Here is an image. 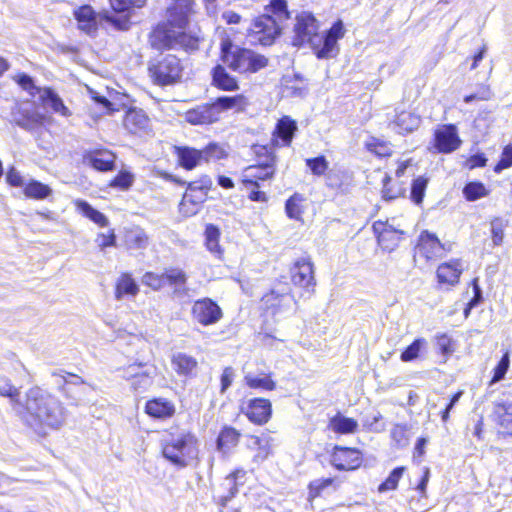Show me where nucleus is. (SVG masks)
I'll return each mask as SVG.
<instances>
[{
	"label": "nucleus",
	"mask_w": 512,
	"mask_h": 512,
	"mask_svg": "<svg viewBox=\"0 0 512 512\" xmlns=\"http://www.w3.org/2000/svg\"><path fill=\"white\" fill-rule=\"evenodd\" d=\"M404 234L402 230L396 229L393 225L389 223H384L383 232L381 236H378L379 243H385L388 240V236L394 235L396 236L395 241L393 242V246H398L399 241L401 240V236Z\"/></svg>",
	"instance_id": "obj_59"
},
{
	"label": "nucleus",
	"mask_w": 512,
	"mask_h": 512,
	"mask_svg": "<svg viewBox=\"0 0 512 512\" xmlns=\"http://www.w3.org/2000/svg\"><path fill=\"white\" fill-rule=\"evenodd\" d=\"M290 272L291 280L294 285L303 288L308 293L314 292L316 280L314 277L313 263L309 258L302 257L297 259Z\"/></svg>",
	"instance_id": "obj_10"
},
{
	"label": "nucleus",
	"mask_w": 512,
	"mask_h": 512,
	"mask_svg": "<svg viewBox=\"0 0 512 512\" xmlns=\"http://www.w3.org/2000/svg\"><path fill=\"white\" fill-rule=\"evenodd\" d=\"M319 30V22L309 11H302L295 16L293 26L292 45L302 47L304 44L311 42L316 38Z\"/></svg>",
	"instance_id": "obj_8"
},
{
	"label": "nucleus",
	"mask_w": 512,
	"mask_h": 512,
	"mask_svg": "<svg viewBox=\"0 0 512 512\" xmlns=\"http://www.w3.org/2000/svg\"><path fill=\"white\" fill-rule=\"evenodd\" d=\"M345 35L344 24L337 20L321 36L317 34L310 46L318 59L335 58L340 51L338 41Z\"/></svg>",
	"instance_id": "obj_6"
},
{
	"label": "nucleus",
	"mask_w": 512,
	"mask_h": 512,
	"mask_svg": "<svg viewBox=\"0 0 512 512\" xmlns=\"http://www.w3.org/2000/svg\"><path fill=\"white\" fill-rule=\"evenodd\" d=\"M202 162L217 161L226 158L227 153L218 143L210 142L200 149Z\"/></svg>",
	"instance_id": "obj_42"
},
{
	"label": "nucleus",
	"mask_w": 512,
	"mask_h": 512,
	"mask_svg": "<svg viewBox=\"0 0 512 512\" xmlns=\"http://www.w3.org/2000/svg\"><path fill=\"white\" fill-rule=\"evenodd\" d=\"M174 370L179 375L190 376L197 368V361L194 357L186 353L178 352L173 355L171 360Z\"/></svg>",
	"instance_id": "obj_31"
},
{
	"label": "nucleus",
	"mask_w": 512,
	"mask_h": 512,
	"mask_svg": "<svg viewBox=\"0 0 512 512\" xmlns=\"http://www.w3.org/2000/svg\"><path fill=\"white\" fill-rule=\"evenodd\" d=\"M243 485V482H237L233 477H226L221 484V487L227 492L220 498V503L226 506L227 503L234 498L239 492V486Z\"/></svg>",
	"instance_id": "obj_46"
},
{
	"label": "nucleus",
	"mask_w": 512,
	"mask_h": 512,
	"mask_svg": "<svg viewBox=\"0 0 512 512\" xmlns=\"http://www.w3.org/2000/svg\"><path fill=\"white\" fill-rule=\"evenodd\" d=\"M220 229L214 224H207L205 228V244L207 249L220 258L223 251L219 244Z\"/></svg>",
	"instance_id": "obj_36"
},
{
	"label": "nucleus",
	"mask_w": 512,
	"mask_h": 512,
	"mask_svg": "<svg viewBox=\"0 0 512 512\" xmlns=\"http://www.w3.org/2000/svg\"><path fill=\"white\" fill-rule=\"evenodd\" d=\"M241 412L246 415L251 422L257 425H263L271 418L272 405L268 399L253 398L241 406Z\"/></svg>",
	"instance_id": "obj_14"
},
{
	"label": "nucleus",
	"mask_w": 512,
	"mask_h": 512,
	"mask_svg": "<svg viewBox=\"0 0 512 512\" xmlns=\"http://www.w3.org/2000/svg\"><path fill=\"white\" fill-rule=\"evenodd\" d=\"M329 427L338 434H351L356 432L358 422L353 418L337 413L330 419Z\"/></svg>",
	"instance_id": "obj_32"
},
{
	"label": "nucleus",
	"mask_w": 512,
	"mask_h": 512,
	"mask_svg": "<svg viewBox=\"0 0 512 512\" xmlns=\"http://www.w3.org/2000/svg\"><path fill=\"white\" fill-rule=\"evenodd\" d=\"M366 148L379 157H387L392 154L389 144L377 138H372L370 141L366 142Z\"/></svg>",
	"instance_id": "obj_54"
},
{
	"label": "nucleus",
	"mask_w": 512,
	"mask_h": 512,
	"mask_svg": "<svg viewBox=\"0 0 512 512\" xmlns=\"http://www.w3.org/2000/svg\"><path fill=\"white\" fill-rule=\"evenodd\" d=\"M76 207L83 216L89 218L100 227H106L109 225L108 218L102 212L92 207L87 201L77 200Z\"/></svg>",
	"instance_id": "obj_34"
},
{
	"label": "nucleus",
	"mask_w": 512,
	"mask_h": 512,
	"mask_svg": "<svg viewBox=\"0 0 512 512\" xmlns=\"http://www.w3.org/2000/svg\"><path fill=\"white\" fill-rule=\"evenodd\" d=\"M282 85L284 92L290 97L303 98L308 93L307 84H299L293 82L291 75H285L282 78Z\"/></svg>",
	"instance_id": "obj_41"
},
{
	"label": "nucleus",
	"mask_w": 512,
	"mask_h": 512,
	"mask_svg": "<svg viewBox=\"0 0 512 512\" xmlns=\"http://www.w3.org/2000/svg\"><path fill=\"white\" fill-rule=\"evenodd\" d=\"M427 184L428 180L423 176H419L418 178L413 180L411 184L410 198L415 204L418 205L422 203L425 196Z\"/></svg>",
	"instance_id": "obj_47"
},
{
	"label": "nucleus",
	"mask_w": 512,
	"mask_h": 512,
	"mask_svg": "<svg viewBox=\"0 0 512 512\" xmlns=\"http://www.w3.org/2000/svg\"><path fill=\"white\" fill-rule=\"evenodd\" d=\"M344 173L341 171H330L326 174V185L331 189L343 190Z\"/></svg>",
	"instance_id": "obj_62"
},
{
	"label": "nucleus",
	"mask_w": 512,
	"mask_h": 512,
	"mask_svg": "<svg viewBox=\"0 0 512 512\" xmlns=\"http://www.w3.org/2000/svg\"><path fill=\"white\" fill-rule=\"evenodd\" d=\"M148 72L154 84L169 86L180 81L183 65L175 55L160 54L150 61Z\"/></svg>",
	"instance_id": "obj_5"
},
{
	"label": "nucleus",
	"mask_w": 512,
	"mask_h": 512,
	"mask_svg": "<svg viewBox=\"0 0 512 512\" xmlns=\"http://www.w3.org/2000/svg\"><path fill=\"white\" fill-rule=\"evenodd\" d=\"M426 341L423 338L415 339L409 346H407L401 353L400 359L403 362H410L418 358L419 353Z\"/></svg>",
	"instance_id": "obj_49"
},
{
	"label": "nucleus",
	"mask_w": 512,
	"mask_h": 512,
	"mask_svg": "<svg viewBox=\"0 0 512 512\" xmlns=\"http://www.w3.org/2000/svg\"><path fill=\"white\" fill-rule=\"evenodd\" d=\"M112 9L118 13H128L133 8H141L147 0H109Z\"/></svg>",
	"instance_id": "obj_53"
},
{
	"label": "nucleus",
	"mask_w": 512,
	"mask_h": 512,
	"mask_svg": "<svg viewBox=\"0 0 512 512\" xmlns=\"http://www.w3.org/2000/svg\"><path fill=\"white\" fill-rule=\"evenodd\" d=\"M145 412L155 419H167L174 415V404L165 398H153L146 402Z\"/></svg>",
	"instance_id": "obj_24"
},
{
	"label": "nucleus",
	"mask_w": 512,
	"mask_h": 512,
	"mask_svg": "<svg viewBox=\"0 0 512 512\" xmlns=\"http://www.w3.org/2000/svg\"><path fill=\"white\" fill-rule=\"evenodd\" d=\"M133 181V174L129 171L122 170L115 176L110 185L112 187L120 188L121 190H128L132 186Z\"/></svg>",
	"instance_id": "obj_56"
},
{
	"label": "nucleus",
	"mask_w": 512,
	"mask_h": 512,
	"mask_svg": "<svg viewBox=\"0 0 512 512\" xmlns=\"http://www.w3.org/2000/svg\"><path fill=\"white\" fill-rule=\"evenodd\" d=\"M191 5L178 0L167 8L166 21L156 25L149 35V43L156 50H184L188 53L199 49L200 37L186 32Z\"/></svg>",
	"instance_id": "obj_1"
},
{
	"label": "nucleus",
	"mask_w": 512,
	"mask_h": 512,
	"mask_svg": "<svg viewBox=\"0 0 512 512\" xmlns=\"http://www.w3.org/2000/svg\"><path fill=\"white\" fill-rule=\"evenodd\" d=\"M461 143L458 129L454 124H444L434 132L433 145L438 153H452L460 147Z\"/></svg>",
	"instance_id": "obj_9"
},
{
	"label": "nucleus",
	"mask_w": 512,
	"mask_h": 512,
	"mask_svg": "<svg viewBox=\"0 0 512 512\" xmlns=\"http://www.w3.org/2000/svg\"><path fill=\"white\" fill-rule=\"evenodd\" d=\"M220 60L229 69L240 74L257 73L269 62L266 56L234 44L228 36L221 39Z\"/></svg>",
	"instance_id": "obj_3"
},
{
	"label": "nucleus",
	"mask_w": 512,
	"mask_h": 512,
	"mask_svg": "<svg viewBox=\"0 0 512 512\" xmlns=\"http://www.w3.org/2000/svg\"><path fill=\"white\" fill-rule=\"evenodd\" d=\"M19 394V390L11 384V381L8 378L0 376L1 396L10 398L12 402H18Z\"/></svg>",
	"instance_id": "obj_55"
},
{
	"label": "nucleus",
	"mask_w": 512,
	"mask_h": 512,
	"mask_svg": "<svg viewBox=\"0 0 512 512\" xmlns=\"http://www.w3.org/2000/svg\"><path fill=\"white\" fill-rule=\"evenodd\" d=\"M462 193L467 201L474 202L488 196L489 190L480 181H470L464 185Z\"/></svg>",
	"instance_id": "obj_37"
},
{
	"label": "nucleus",
	"mask_w": 512,
	"mask_h": 512,
	"mask_svg": "<svg viewBox=\"0 0 512 512\" xmlns=\"http://www.w3.org/2000/svg\"><path fill=\"white\" fill-rule=\"evenodd\" d=\"M297 130V124L290 117L281 118L275 128L273 140L277 145L289 146Z\"/></svg>",
	"instance_id": "obj_22"
},
{
	"label": "nucleus",
	"mask_w": 512,
	"mask_h": 512,
	"mask_svg": "<svg viewBox=\"0 0 512 512\" xmlns=\"http://www.w3.org/2000/svg\"><path fill=\"white\" fill-rule=\"evenodd\" d=\"M51 380L58 390L62 391L63 394L69 397V392L72 387H78L84 384V380L72 373H68L65 370H57L51 373Z\"/></svg>",
	"instance_id": "obj_26"
},
{
	"label": "nucleus",
	"mask_w": 512,
	"mask_h": 512,
	"mask_svg": "<svg viewBox=\"0 0 512 512\" xmlns=\"http://www.w3.org/2000/svg\"><path fill=\"white\" fill-rule=\"evenodd\" d=\"M445 244L441 243L437 236L429 231H423L416 246V254L424 257L426 261L435 260L444 256Z\"/></svg>",
	"instance_id": "obj_15"
},
{
	"label": "nucleus",
	"mask_w": 512,
	"mask_h": 512,
	"mask_svg": "<svg viewBox=\"0 0 512 512\" xmlns=\"http://www.w3.org/2000/svg\"><path fill=\"white\" fill-rule=\"evenodd\" d=\"M511 166H512V144H509L503 149L501 159L496 164L494 171L499 173L503 169H507Z\"/></svg>",
	"instance_id": "obj_61"
},
{
	"label": "nucleus",
	"mask_w": 512,
	"mask_h": 512,
	"mask_svg": "<svg viewBox=\"0 0 512 512\" xmlns=\"http://www.w3.org/2000/svg\"><path fill=\"white\" fill-rule=\"evenodd\" d=\"M248 31L253 41L262 46H271L281 35L282 28L276 18L263 14L253 20Z\"/></svg>",
	"instance_id": "obj_7"
},
{
	"label": "nucleus",
	"mask_w": 512,
	"mask_h": 512,
	"mask_svg": "<svg viewBox=\"0 0 512 512\" xmlns=\"http://www.w3.org/2000/svg\"><path fill=\"white\" fill-rule=\"evenodd\" d=\"M198 439L191 432L171 435L162 442V455L172 465L185 468L197 457Z\"/></svg>",
	"instance_id": "obj_4"
},
{
	"label": "nucleus",
	"mask_w": 512,
	"mask_h": 512,
	"mask_svg": "<svg viewBox=\"0 0 512 512\" xmlns=\"http://www.w3.org/2000/svg\"><path fill=\"white\" fill-rule=\"evenodd\" d=\"M139 292V287L135 280L129 274H122L116 283L115 297L121 300L124 296H135Z\"/></svg>",
	"instance_id": "obj_35"
},
{
	"label": "nucleus",
	"mask_w": 512,
	"mask_h": 512,
	"mask_svg": "<svg viewBox=\"0 0 512 512\" xmlns=\"http://www.w3.org/2000/svg\"><path fill=\"white\" fill-rule=\"evenodd\" d=\"M212 105L216 108L217 115L219 116L222 111L244 106L245 97L241 94L234 96H220L215 99Z\"/></svg>",
	"instance_id": "obj_38"
},
{
	"label": "nucleus",
	"mask_w": 512,
	"mask_h": 512,
	"mask_svg": "<svg viewBox=\"0 0 512 512\" xmlns=\"http://www.w3.org/2000/svg\"><path fill=\"white\" fill-rule=\"evenodd\" d=\"M212 186V180L209 176L204 175L199 180L189 182L187 184L188 193L209 191Z\"/></svg>",
	"instance_id": "obj_58"
},
{
	"label": "nucleus",
	"mask_w": 512,
	"mask_h": 512,
	"mask_svg": "<svg viewBox=\"0 0 512 512\" xmlns=\"http://www.w3.org/2000/svg\"><path fill=\"white\" fill-rule=\"evenodd\" d=\"M142 284L152 288L155 291L160 290L165 286V280H163V273L157 274L154 272H146L142 277Z\"/></svg>",
	"instance_id": "obj_57"
},
{
	"label": "nucleus",
	"mask_w": 512,
	"mask_h": 512,
	"mask_svg": "<svg viewBox=\"0 0 512 512\" xmlns=\"http://www.w3.org/2000/svg\"><path fill=\"white\" fill-rule=\"evenodd\" d=\"M163 280H165V285L168 284L173 287L177 284L186 283L187 275L180 268H168L163 272Z\"/></svg>",
	"instance_id": "obj_51"
},
{
	"label": "nucleus",
	"mask_w": 512,
	"mask_h": 512,
	"mask_svg": "<svg viewBox=\"0 0 512 512\" xmlns=\"http://www.w3.org/2000/svg\"><path fill=\"white\" fill-rule=\"evenodd\" d=\"M126 244L129 249H145L149 244V238L144 230L137 228L127 233Z\"/></svg>",
	"instance_id": "obj_40"
},
{
	"label": "nucleus",
	"mask_w": 512,
	"mask_h": 512,
	"mask_svg": "<svg viewBox=\"0 0 512 512\" xmlns=\"http://www.w3.org/2000/svg\"><path fill=\"white\" fill-rule=\"evenodd\" d=\"M508 226V220L495 217L490 222L491 239L494 246H500L504 240V230Z\"/></svg>",
	"instance_id": "obj_44"
},
{
	"label": "nucleus",
	"mask_w": 512,
	"mask_h": 512,
	"mask_svg": "<svg viewBox=\"0 0 512 512\" xmlns=\"http://www.w3.org/2000/svg\"><path fill=\"white\" fill-rule=\"evenodd\" d=\"M123 124L132 134L146 130L149 119L142 109H129L124 117Z\"/></svg>",
	"instance_id": "obj_27"
},
{
	"label": "nucleus",
	"mask_w": 512,
	"mask_h": 512,
	"mask_svg": "<svg viewBox=\"0 0 512 512\" xmlns=\"http://www.w3.org/2000/svg\"><path fill=\"white\" fill-rule=\"evenodd\" d=\"M23 193L27 198L35 200L47 199L52 194L50 186L35 180L30 179L24 186Z\"/></svg>",
	"instance_id": "obj_33"
},
{
	"label": "nucleus",
	"mask_w": 512,
	"mask_h": 512,
	"mask_svg": "<svg viewBox=\"0 0 512 512\" xmlns=\"http://www.w3.org/2000/svg\"><path fill=\"white\" fill-rule=\"evenodd\" d=\"M436 345L443 355H451L454 352L452 339L446 333H440L435 336Z\"/></svg>",
	"instance_id": "obj_60"
},
{
	"label": "nucleus",
	"mask_w": 512,
	"mask_h": 512,
	"mask_svg": "<svg viewBox=\"0 0 512 512\" xmlns=\"http://www.w3.org/2000/svg\"><path fill=\"white\" fill-rule=\"evenodd\" d=\"M462 265L460 260H451L438 266L436 277L440 285L455 286L462 274Z\"/></svg>",
	"instance_id": "obj_18"
},
{
	"label": "nucleus",
	"mask_w": 512,
	"mask_h": 512,
	"mask_svg": "<svg viewBox=\"0 0 512 512\" xmlns=\"http://www.w3.org/2000/svg\"><path fill=\"white\" fill-rule=\"evenodd\" d=\"M240 438V433L231 426H224L217 439L216 449L223 455L228 454L231 449L237 446Z\"/></svg>",
	"instance_id": "obj_28"
},
{
	"label": "nucleus",
	"mask_w": 512,
	"mask_h": 512,
	"mask_svg": "<svg viewBox=\"0 0 512 512\" xmlns=\"http://www.w3.org/2000/svg\"><path fill=\"white\" fill-rule=\"evenodd\" d=\"M306 166L311 170L315 176H323L329 167V162L324 155H319L305 160Z\"/></svg>",
	"instance_id": "obj_48"
},
{
	"label": "nucleus",
	"mask_w": 512,
	"mask_h": 512,
	"mask_svg": "<svg viewBox=\"0 0 512 512\" xmlns=\"http://www.w3.org/2000/svg\"><path fill=\"white\" fill-rule=\"evenodd\" d=\"M75 19L78 23V28L88 35H93L98 29V20L95 11L89 5H84L78 8L75 12Z\"/></svg>",
	"instance_id": "obj_23"
},
{
	"label": "nucleus",
	"mask_w": 512,
	"mask_h": 512,
	"mask_svg": "<svg viewBox=\"0 0 512 512\" xmlns=\"http://www.w3.org/2000/svg\"><path fill=\"white\" fill-rule=\"evenodd\" d=\"M303 200L302 196L298 193L293 194L286 200L285 212L290 219L298 220L302 214L299 202Z\"/></svg>",
	"instance_id": "obj_52"
},
{
	"label": "nucleus",
	"mask_w": 512,
	"mask_h": 512,
	"mask_svg": "<svg viewBox=\"0 0 512 512\" xmlns=\"http://www.w3.org/2000/svg\"><path fill=\"white\" fill-rule=\"evenodd\" d=\"M191 312L193 319L203 326L213 325L223 316L220 306L210 298L196 300Z\"/></svg>",
	"instance_id": "obj_11"
},
{
	"label": "nucleus",
	"mask_w": 512,
	"mask_h": 512,
	"mask_svg": "<svg viewBox=\"0 0 512 512\" xmlns=\"http://www.w3.org/2000/svg\"><path fill=\"white\" fill-rule=\"evenodd\" d=\"M141 367V364H133L124 371V377L131 380V387L135 391H144L150 387L153 382L154 369L139 372L138 370Z\"/></svg>",
	"instance_id": "obj_19"
},
{
	"label": "nucleus",
	"mask_w": 512,
	"mask_h": 512,
	"mask_svg": "<svg viewBox=\"0 0 512 512\" xmlns=\"http://www.w3.org/2000/svg\"><path fill=\"white\" fill-rule=\"evenodd\" d=\"M421 123L418 115L410 111H401L395 115L393 121L389 123V128L398 134L411 133L416 130Z\"/></svg>",
	"instance_id": "obj_20"
},
{
	"label": "nucleus",
	"mask_w": 512,
	"mask_h": 512,
	"mask_svg": "<svg viewBox=\"0 0 512 512\" xmlns=\"http://www.w3.org/2000/svg\"><path fill=\"white\" fill-rule=\"evenodd\" d=\"M405 467L398 466L394 468L388 477L378 486L380 493L395 490L398 487L399 480L402 478Z\"/></svg>",
	"instance_id": "obj_45"
},
{
	"label": "nucleus",
	"mask_w": 512,
	"mask_h": 512,
	"mask_svg": "<svg viewBox=\"0 0 512 512\" xmlns=\"http://www.w3.org/2000/svg\"><path fill=\"white\" fill-rule=\"evenodd\" d=\"M179 166L185 170H193L202 163L200 149L189 146H174Z\"/></svg>",
	"instance_id": "obj_25"
},
{
	"label": "nucleus",
	"mask_w": 512,
	"mask_h": 512,
	"mask_svg": "<svg viewBox=\"0 0 512 512\" xmlns=\"http://www.w3.org/2000/svg\"><path fill=\"white\" fill-rule=\"evenodd\" d=\"M245 383L249 388L273 391L276 388V382L270 375L255 376L247 374L244 377Z\"/></svg>",
	"instance_id": "obj_39"
},
{
	"label": "nucleus",
	"mask_w": 512,
	"mask_h": 512,
	"mask_svg": "<svg viewBox=\"0 0 512 512\" xmlns=\"http://www.w3.org/2000/svg\"><path fill=\"white\" fill-rule=\"evenodd\" d=\"M331 464L339 471L355 470L362 464L361 452L356 448L335 446Z\"/></svg>",
	"instance_id": "obj_13"
},
{
	"label": "nucleus",
	"mask_w": 512,
	"mask_h": 512,
	"mask_svg": "<svg viewBox=\"0 0 512 512\" xmlns=\"http://www.w3.org/2000/svg\"><path fill=\"white\" fill-rule=\"evenodd\" d=\"M265 9L271 13V16L277 19V22L290 18L286 0H271Z\"/></svg>",
	"instance_id": "obj_43"
},
{
	"label": "nucleus",
	"mask_w": 512,
	"mask_h": 512,
	"mask_svg": "<svg viewBox=\"0 0 512 512\" xmlns=\"http://www.w3.org/2000/svg\"><path fill=\"white\" fill-rule=\"evenodd\" d=\"M25 423L38 434H46L48 429H58L65 421V409L53 395L34 387L26 394Z\"/></svg>",
	"instance_id": "obj_2"
},
{
	"label": "nucleus",
	"mask_w": 512,
	"mask_h": 512,
	"mask_svg": "<svg viewBox=\"0 0 512 512\" xmlns=\"http://www.w3.org/2000/svg\"><path fill=\"white\" fill-rule=\"evenodd\" d=\"M43 119L40 113L27 109H21L14 117L16 125L27 131H35L40 128L43 124Z\"/></svg>",
	"instance_id": "obj_30"
},
{
	"label": "nucleus",
	"mask_w": 512,
	"mask_h": 512,
	"mask_svg": "<svg viewBox=\"0 0 512 512\" xmlns=\"http://www.w3.org/2000/svg\"><path fill=\"white\" fill-rule=\"evenodd\" d=\"M391 181V177L388 174H385L382 179V198L386 201L396 199L400 194L399 190H395L393 187H391Z\"/></svg>",
	"instance_id": "obj_64"
},
{
	"label": "nucleus",
	"mask_w": 512,
	"mask_h": 512,
	"mask_svg": "<svg viewBox=\"0 0 512 512\" xmlns=\"http://www.w3.org/2000/svg\"><path fill=\"white\" fill-rule=\"evenodd\" d=\"M211 84L219 90L237 91L238 80L232 76L222 64L215 65L211 70Z\"/></svg>",
	"instance_id": "obj_21"
},
{
	"label": "nucleus",
	"mask_w": 512,
	"mask_h": 512,
	"mask_svg": "<svg viewBox=\"0 0 512 512\" xmlns=\"http://www.w3.org/2000/svg\"><path fill=\"white\" fill-rule=\"evenodd\" d=\"M494 414L497 418L512 416V401L502 399L495 401Z\"/></svg>",
	"instance_id": "obj_63"
},
{
	"label": "nucleus",
	"mask_w": 512,
	"mask_h": 512,
	"mask_svg": "<svg viewBox=\"0 0 512 512\" xmlns=\"http://www.w3.org/2000/svg\"><path fill=\"white\" fill-rule=\"evenodd\" d=\"M39 99L45 107L50 108L54 113L62 116H69V109L65 106L60 96L50 87L43 88Z\"/></svg>",
	"instance_id": "obj_29"
},
{
	"label": "nucleus",
	"mask_w": 512,
	"mask_h": 512,
	"mask_svg": "<svg viewBox=\"0 0 512 512\" xmlns=\"http://www.w3.org/2000/svg\"><path fill=\"white\" fill-rule=\"evenodd\" d=\"M15 81L22 89L27 91L33 97L39 95L43 89L36 86L34 79L27 73H19L16 75Z\"/></svg>",
	"instance_id": "obj_50"
},
{
	"label": "nucleus",
	"mask_w": 512,
	"mask_h": 512,
	"mask_svg": "<svg viewBox=\"0 0 512 512\" xmlns=\"http://www.w3.org/2000/svg\"><path fill=\"white\" fill-rule=\"evenodd\" d=\"M218 119L216 108L212 103L199 105L185 114V120L192 125L212 124Z\"/></svg>",
	"instance_id": "obj_17"
},
{
	"label": "nucleus",
	"mask_w": 512,
	"mask_h": 512,
	"mask_svg": "<svg viewBox=\"0 0 512 512\" xmlns=\"http://www.w3.org/2000/svg\"><path fill=\"white\" fill-rule=\"evenodd\" d=\"M275 164L276 157L270 154L263 162L247 167L243 179L244 186L260 187L258 181L269 180L274 176Z\"/></svg>",
	"instance_id": "obj_12"
},
{
	"label": "nucleus",
	"mask_w": 512,
	"mask_h": 512,
	"mask_svg": "<svg viewBox=\"0 0 512 512\" xmlns=\"http://www.w3.org/2000/svg\"><path fill=\"white\" fill-rule=\"evenodd\" d=\"M115 155L108 150H95L83 156V162L100 172L111 171L115 168Z\"/></svg>",
	"instance_id": "obj_16"
}]
</instances>
